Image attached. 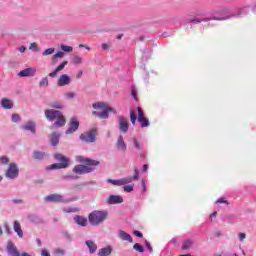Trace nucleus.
Wrapping results in <instances>:
<instances>
[{"label": "nucleus", "mask_w": 256, "mask_h": 256, "mask_svg": "<svg viewBox=\"0 0 256 256\" xmlns=\"http://www.w3.org/2000/svg\"><path fill=\"white\" fill-rule=\"evenodd\" d=\"M19 51H20V53H25V51H27V48L25 46H21L19 48Z\"/></svg>", "instance_id": "nucleus-53"}, {"label": "nucleus", "mask_w": 256, "mask_h": 256, "mask_svg": "<svg viewBox=\"0 0 256 256\" xmlns=\"http://www.w3.org/2000/svg\"><path fill=\"white\" fill-rule=\"evenodd\" d=\"M132 181L133 178H122L120 180L108 179V183H111L112 185H116L118 187H121L122 185H127V183H131Z\"/></svg>", "instance_id": "nucleus-12"}, {"label": "nucleus", "mask_w": 256, "mask_h": 256, "mask_svg": "<svg viewBox=\"0 0 256 256\" xmlns=\"http://www.w3.org/2000/svg\"><path fill=\"white\" fill-rule=\"evenodd\" d=\"M119 203H123V197L117 195H110L107 199L108 205H117Z\"/></svg>", "instance_id": "nucleus-14"}, {"label": "nucleus", "mask_w": 256, "mask_h": 256, "mask_svg": "<svg viewBox=\"0 0 256 256\" xmlns=\"http://www.w3.org/2000/svg\"><path fill=\"white\" fill-rule=\"evenodd\" d=\"M217 217V212H213L210 214V219H215Z\"/></svg>", "instance_id": "nucleus-55"}, {"label": "nucleus", "mask_w": 256, "mask_h": 256, "mask_svg": "<svg viewBox=\"0 0 256 256\" xmlns=\"http://www.w3.org/2000/svg\"><path fill=\"white\" fill-rule=\"evenodd\" d=\"M75 97V92H68L66 93V98L67 99H73Z\"/></svg>", "instance_id": "nucleus-48"}, {"label": "nucleus", "mask_w": 256, "mask_h": 256, "mask_svg": "<svg viewBox=\"0 0 256 256\" xmlns=\"http://www.w3.org/2000/svg\"><path fill=\"white\" fill-rule=\"evenodd\" d=\"M131 95L134 97V100L137 101V89L132 88Z\"/></svg>", "instance_id": "nucleus-46"}, {"label": "nucleus", "mask_w": 256, "mask_h": 256, "mask_svg": "<svg viewBox=\"0 0 256 256\" xmlns=\"http://www.w3.org/2000/svg\"><path fill=\"white\" fill-rule=\"evenodd\" d=\"M123 189L126 193H131V191H133V185H126Z\"/></svg>", "instance_id": "nucleus-41"}, {"label": "nucleus", "mask_w": 256, "mask_h": 256, "mask_svg": "<svg viewBox=\"0 0 256 256\" xmlns=\"http://www.w3.org/2000/svg\"><path fill=\"white\" fill-rule=\"evenodd\" d=\"M109 212L107 210H94L88 215V221L93 227H97L107 221Z\"/></svg>", "instance_id": "nucleus-2"}, {"label": "nucleus", "mask_w": 256, "mask_h": 256, "mask_svg": "<svg viewBox=\"0 0 256 256\" xmlns=\"http://www.w3.org/2000/svg\"><path fill=\"white\" fill-rule=\"evenodd\" d=\"M193 246V240H185L182 244V249H190Z\"/></svg>", "instance_id": "nucleus-31"}, {"label": "nucleus", "mask_w": 256, "mask_h": 256, "mask_svg": "<svg viewBox=\"0 0 256 256\" xmlns=\"http://www.w3.org/2000/svg\"><path fill=\"white\" fill-rule=\"evenodd\" d=\"M122 37H123V34H120L117 36V39H122Z\"/></svg>", "instance_id": "nucleus-62"}, {"label": "nucleus", "mask_w": 256, "mask_h": 256, "mask_svg": "<svg viewBox=\"0 0 256 256\" xmlns=\"http://www.w3.org/2000/svg\"><path fill=\"white\" fill-rule=\"evenodd\" d=\"M68 63H69L68 61L62 62L54 71L49 73V77H51L52 79L57 77V75L59 74V71H63L65 67H67Z\"/></svg>", "instance_id": "nucleus-16"}, {"label": "nucleus", "mask_w": 256, "mask_h": 256, "mask_svg": "<svg viewBox=\"0 0 256 256\" xmlns=\"http://www.w3.org/2000/svg\"><path fill=\"white\" fill-rule=\"evenodd\" d=\"M134 235L136 237H143V233H141L140 231H134Z\"/></svg>", "instance_id": "nucleus-52"}, {"label": "nucleus", "mask_w": 256, "mask_h": 256, "mask_svg": "<svg viewBox=\"0 0 256 256\" xmlns=\"http://www.w3.org/2000/svg\"><path fill=\"white\" fill-rule=\"evenodd\" d=\"M49 107H52V109H63V102L52 101L49 103Z\"/></svg>", "instance_id": "nucleus-27"}, {"label": "nucleus", "mask_w": 256, "mask_h": 256, "mask_svg": "<svg viewBox=\"0 0 256 256\" xmlns=\"http://www.w3.org/2000/svg\"><path fill=\"white\" fill-rule=\"evenodd\" d=\"M72 63L73 65H81V63H83V58H81L79 55H74L72 58Z\"/></svg>", "instance_id": "nucleus-29"}, {"label": "nucleus", "mask_w": 256, "mask_h": 256, "mask_svg": "<svg viewBox=\"0 0 256 256\" xmlns=\"http://www.w3.org/2000/svg\"><path fill=\"white\" fill-rule=\"evenodd\" d=\"M6 177L8 179H17L19 177V167H17V164L10 163L7 171H6Z\"/></svg>", "instance_id": "nucleus-8"}, {"label": "nucleus", "mask_w": 256, "mask_h": 256, "mask_svg": "<svg viewBox=\"0 0 256 256\" xmlns=\"http://www.w3.org/2000/svg\"><path fill=\"white\" fill-rule=\"evenodd\" d=\"M54 158L56 159V161H59V163L51 164L50 166H48L46 168L48 171L67 169V167H69V159L63 154H54Z\"/></svg>", "instance_id": "nucleus-5"}, {"label": "nucleus", "mask_w": 256, "mask_h": 256, "mask_svg": "<svg viewBox=\"0 0 256 256\" xmlns=\"http://www.w3.org/2000/svg\"><path fill=\"white\" fill-rule=\"evenodd\" d=\"M55 253L57 254V255H65V250H62V249H56L55 250Z\"/></svg>", "instance_id": "nucleus-49"}, {"label": "nucleus", "mask_w": 256, "mask_h": 256, "mask_svg": "<svg viewBox=\"0 0 256 256\" xmlns=\"http://www.w3.org/2000/svg\"><path fill=\"white\" fill-rule=\"evenodd\" d=\"M36 243H37L38 247H41V239L37 238Z\"/></svg>", "instance_id": "nucleus-58"}, {"label": "nucleus", "mask_w": 256, "mask_h": 256, "mask_svg": "<svg viewBox=\"0 0 256 256\" xmlns=\"http://www.w3.org/2000/svg\"><path fill=\"white\" fill-rule=\"evenodd\" d=\"M238 238H239V241H245V239H247V234L240 232L238 234Z\"/></svg>", "instance_id": "nucleus-42"}, {"label": "nucleus", "mask_w": 256, "mask_h": 256, "mask_svg": "<svg viewBox=\"0 0 256 256\" xmlns=\"http://www.w3.org/2000/svg\"><path fill=\"white\" fill-rule=\"evenodd\" d=\"M3 235V230L0 227V236Z\"/></svg>", "instance_id": "nucleus-64"}, {"label": "nucleus", "mask_w": 256, "mask_h": 256, "mask_svg": "<svg viewBox=\"0 0 256 256\" xmlns=\"http://www.w3.org/2000/svg\"><path fill=\"white\" fill-rule=\"evenodd\" d=\"M118 119L120 131H122V133H127V131H129V121L123 116H119Z\"/></svg>", "instance_id": "nucleus-11"}, {"label": "nucleus", "mask_w": 256, "mask_h": 256, "mask_svg": "<svg viewBox=\"0 0 256 256\" xmlns=\"http://www.w3.org/2000/svg\"><path fill=\"white\" fill-rule=\"evenodd\" d=\"M69 83H71V77L67 74L61 75L57 81L59 87H65V85H69Z\"/></svg>", "instance_id": "nucleus-13"}, {"label": "nucleus", "mask_w": 256, "mask_h": 256, "mask_svg": "<svg viewBox=\"0 0 256 256\" xmlns=\"http://www.w3.org/2000/svg\"><path fill=\"white\" fill-rule=\"evenodd\" d=\"M80 139L85 143H95L97 141V128H92L89 132L81 134Z\"/></svg>", "instance_id": "nucleus-6"}, {"label": "nucleus", "mask_w": 256, "mask_h": 256, "mask_svg": "<svg viewBox=\"0 0 256 256\" xmlns=\"http://www.w3.org/2000/svg\"><path fill=\"white\" fill-rule=\"evenodd\" d=\"M45 117L46 119H48V121H55L56 119L53 127H65V123H67V121L65 120V116H63V113H61V111L59 110L47 109L45 111Z\"/></svg>", "instance_id": "nucleus-3"}, {"label": "nucleus", "mask_w": 256, "mask_h": 256, "mask_svg": "<svg viewBox=\"0 0 256 256\" xmlns=\"http://www.w3.org/2000/svg\"><path fill=\"white\" fill-rule=\"evenodd\" d=\"M53 53H55V48H48L42 53V55L46 57L47 55H53Z\"/></svg>", "instance_id": "nucleus-35"}, {"label": "nucleus", "mask_w": 256, "mask_h": 256, "mask_svg": "<svg viewBox=\"0 0 256 256\" xmlns=\"http://www.w3.org/2000/svg\"><path fill=\"white\" fill-rule=\"evenodd\" d=\"M4 228H5V232L7 233V235H11V228H9L8 223L4 224Z\"/></svg>", "instance_id": "nucleus-45"}, {"label": "nucleus", "mask_w": 256, "mask_h": 256, "mask_svg": "<svg viewBox=\"0 0 256 256\" xmlns=\"http://www.w3.org/2000/svg\"><path fill=\"white\" fill-rule=\"evenodd\" d=\"M215 235H216L217 237H219V236H221V232H216Z\"/></svg>", "instance_id": "nucleus-61"}, {"label": "nucleus", "mask_w": 256, "mask_h": 256, "mask_svg": "<svg viewBox=\"0 0 256 256\" xmlns=\"http://www.w3.org/2000/svg\"><path fill=\"white\" fill-rule=\"evenodd\" d=\"M0 162L2 163V165H8L9 164V158H7L6 156H1L0 157Z\"/></svg>", "instance_id": "nucleus-39"}, {"label": "nucleus", "mask_w": 256, "mask_h": 256, "mask_svg": "<svg viewBox=\"0 0 256 256\" xmlns=\"http://www.w3.org/2000/svg\"><path fill=\"white\" fill-rule=\"evenodd\" d=\"M112 251H113V248H111V246L101 248L98 251V256H109V255H111Z\"/></svg>", "instance_id": "nucleus-21"}, {"label": "nucleus", "mask_w": 256, "mask_h": 256, "mask_svg": "<svg viewBox=\"0 0 256 256\" xmlns=\"http://www.w3.org/2000/svg\"><path fill=\"white\" fill-rule=\"evenodd\" d=\"M142 186H143L144 191H146L147 186L145 185V181H142Z\"/></svg>", "instance_id": "nucleus-59"}, {"label": "nucleus", "mask_w": 256, "mask_h": 256, "mask_svg": "<svg viewBox=\"0 0 256 256\" xmlns=\"http://www.w3.org/2000/svg\"><path fill=\"white\" fill-rule=\"evenodd\" d=\"M62 211L64 213H79V208H63Z\"/></svg>", "instance_id": "nucleus-33"}, {"label": "nucleus", "mask_w": 256, "mask_h": 256, "mask_svg": "<svg viewBox=\"0 0 256 256\" xmlns=\"http://www.w3.org/2000/svg\"><path fill=\"white\" fill-rule=\"evenodd\" d=\"M148 169H149V166H147V164H144V165H143V171H144V173L147 172Z\"/></svg>", "instance_id": "nucleus-57"}, {"label": "nucleus", "mask_w": 256, "mask_h": 256, "mask_svg": "<svg viewBox=\"0 0 256 256\" xmlns=\"http://www.w3.org/2000/svg\"><path fill=\"white\" fill-rule=\"evenodd\" d=\"M21 119V117L19 116V114H13L12 115V121L13 123H18V121Z\"/></svg>", "instance_id": "nucleus-43"}, {"label": "nucleus", "mask_w": 256, "mask_h": 256, "mask_svg": "<svg viewBox=\"0 0 256 256\" xmlns=\"http://www.w3.org/2000/svg\"><path fill=\"white\" fill-rule=\"evenodd\" d=\"M61 49L64 51V53H71V51H73V47L67 45H62Z\"/></svg>", "instance_id": "nucleus-37"}, {"label": "nucleus", "mask_w": 256, "mask_h": 256, "mask_svg": "<svg viewBox=\"0 0 256 256\" xmlns=\"http://www.w3.org/2000/svg\"><path fill=\"white\" fill-rule=\"evenodd\" d=\"M6 251L11 256H30L27 252L20 253L17 249V246H15V243H13L12 241L7 242Z\"/></svg>", "instance_id": "nucleus-7"}, {"label": "nucleus", "mask_w": 256, "mask_h": 256, "mask_svg": "<svg viewBox=\"0 0 256 256\" xmlns=\"http://www.w3.org/2000/svg\"><path fill=\"white\" fill-rule=\"evenodd\" d=\"M217 203H226V204H228L229 202L227 200H223L222 198H219L217 200Z\"/></svg>", "instance_id": "nucleus-54"}, {"label": "nucleus", "mask_w": 256, "mask_h": 256, "mask_svg": "<svg viewBox=\"0 0 256 256\" xmlns=\"http://www.w3.org/2000/svg\"><path fill=\"white\" fill-rule=\"evenodd\" d=\"M50 143L53 145V147H56V145H59V134L56 132L52 133L50 136Z\"/></svg>", "instance_id": "nucleus-23"}, {"label": "nucleus", "mask_w": 256, "mask_h": 256, "mask_svg": "<svg viewBox=\"0 0 256 256\" xmlns=\"http://www.w3.org/2000/svg\"><path fill=\"white\" fill-rule=\"evenodd\" d=\"M86 245H87L90 253H95V251H97V244H95V242H93V240H87Z\"/></svg>", "instance_id": "nucleus-24"}, {"label": "nucleus", "mask_w": 256, "mask_h": 256, "mask_svg": "<svg viewBox=\"0 0 256 256\" xmlns=\"http://www.w3.org/2000/svg\"><path fill=\"white\" fill-rule=\"evenodd\" d=\"M45 201L48 203H67L63 198V195L59 194H51L45 197Z\"/></svg>", "instance_id": "nucleus-9"}, {"label": "nucleus", "mask_w": 256, "mask_h": 256, "mask_svg": "<svg viewBox=\"0 0 256 256\" xmlns=\"http://www.w3.org/2000/svg\"><path fill=\"white\" fill-rule=\"evenodd\" d=\"M1 105L4 109H13V102L7 98L2 99Z\"/></svg>", "instance_id": "nucleus-25"}, {"label": "nucleus", "mask_w": 256, "mask_h": 256, "mask_svg": "<svg viewBox=\"0 0 256 256\" xmlns=\"http://www.w3.org/2000/svg\"><path fill=\"white\" fill-rule=\"evenodd\" d=\"M133 181L139 179V171L137 170V168H135V174L133 175V177H130Z\"/></svg>", "instance_id": "nucleus-47"}, {"label": "nucleus", "mask_w": 256, "mask_h": 256, "mask_svg": "<svg viewBox=\"0 0 256 256\" xmlns=\"http://www.w3.org/2000/svg\"><path fill=\"white\" fill-rule=\"evenodd\" d=\"M22 200H14V203H22Z\"/></svg>", "instance_id": "nucleus-60"}, {"label": "nucleus", "mask_w": 256, "mask_h": 256, "mask_svg": "<svg viewBox=\"0 0 256 256\" xmlns=\"http://www.w3.org/2000/svg\"><path fill=\"white\" fill-rule=\"evenodd\" d=\"M37 70L35 68H26L18 73L19 77H33Z\"/></svg>", "instance_id": "nucleus-15"}, {"label": "nucleus", "mask_w": 256, "mask_h": 256, "mask_svg": "<svg viewBox=\"0 0 256 256\" xmlns=\"http://www.w3.org/2000/svg\"><path fill=\"white\" fill-rule=\"evenodd\" d=\"M119 237L120 239H122V241H128V243H133V238L131 237V235L123 230L119 231Z\"/></svg>", "instance_id": "nucleus-18"}, {"label": "nucleus", "mask_w": 256, "mask_h": 256, "mask_svg": "<svg viewBox=\"0 0 256 256\" xmlns=\"http://www.w3.org/2000/svg\"><path fill=\"white\" fill-rule=\"evenodd\" d=\"M133 249L138 251V253H144L145 251V248H143L139 243L134 244Z\"/></svg>", "instance_id": "nucleus-34"}, {"label": "nucleus", "mask_w": 256, "mask_h": 256, "mask_svg": "<svg viewBox=\"0 0 256 256\" xmlns=\"http://www.w3.org/2000/svg\"><path fill=\"white\" fill-rule=\"evenodd\" d=\"M80 48L87 49V51H91V47L85 45V44H79Z\"/></svg>", "instance_id": "nucleus-51"}, {"label": "nucleus", "mask_w": 256, "mask_h": 256, "mask_svg": "<svg viewBox=\"0 0 256 256\" xmlns=\"http://www.w3.org/2000/svg\"><path fill=\"white\" fill-rule=\"evenodd\" d=\"M93 109H99L101 112L93 111L92 114L99 119H109V113L113 112V108L109 107L105 102H96L92 105Z\"/></svg>", "instance_id": "nucleus-4"}, {"label": "nucleus", "mask_w": 256, "mask_h": 256, "mask_svg": "<svg viewBox=\"0 0 256 256\" xmlns=\"http://www.w3.org/2000/svg\"><path fill=\"white\" fill-rule=\"evenodd\" d=\"M76 161H78V163H82L74 166L73 173H75L76 175H85L87 173H93V171H95V167H97V165H99L100 163L97 160L85 158L83 156H76Z\"/></svg>", "instance_id": "nucleus-1"}, {"label": "nucleus", "mask_w": 256, "mask_h": 256, "mask_svg": "<svg viewBox=\"0 0 256 256\" xmlns=\"http://www.w3.org/2000/svg\"><path fill=\"white\" fill-rule=\"evenodd\" d=\"M39 85L40 87H47L49 85V79H47V77L42 78Z\"/></svg>", "instance_id": "nucleus-36"}, {"label": "nucleus", "mask_w": 256, "mask_h": 256, "mask_svg": "<svg viewBox=\"0 0 256 256\" xmlns=\"http://www.w3.org/2000/svg\"><path fill=\"white\" fill-rule=\"evenodd\" d=\"M79 129V121L77 118H71L70 127L66 130V135H71V133H75Z\"/></svg>", "instance_id": "nucleus-10"}, {"label": "nucleus", "mask_w": 256, "mask_h": 256, "mask_svg": "<svg viewBox=\"0 0 256 256\" xmlns=\"http://www.w3.org/2000/svg\"><path fill=\"white\" fill-rule=\"evenodd\" d=\"M46 157H48L47 153L45 152H41V151H34L33 152V158L34 159H38V160H43L45 159Z\"/></svg>", "instance_id": "nucleus-22"}, {"label": "nucleus", "mask_w": 256, "mask_h": 256, "mask_svg": "<svg viewBox=\"0 0 256 256\" xmlns=\"http://www.w3.org/2000/svg\"><path fill=\"white\" fill-rule=\"evenodd\" d=\"M13 227H14V231H15V233H17L18 237H20V239H23V229H21V223H19V221H15Z\"/></svg>", "instance_id": "nucleus-20"}, {"label": "nucleus", "mask_w": 256, "mask_h": 256, "mask_svg": "<svg viewBox=\"0 0 256 256\" xmlns=\"http://www.w3.org/2000/svg\"><path fill=\"white\" fill-rule=\"evenodd\" d=\"M133 143H134V147L136 149H138L139 151H141V149H143V146L139 143V141H137V138H133Z\"/></svg>", "instance_id": "nucleus-38"}, {"label": "nucleus", "mask_w": 256, "mask_h": 256, "mask_svg": "<svg viewBox=\"0 0 256 256\" xmlns=\"http://www.w3.org/2000/svg\"><path fill=\"white\" fill-rule=\"evenodd\" d=\"M138 122L140 123L141 127H149V119L146 117L138 119Z\"/></svg>", "instance_id": "nucleus-32"}, {"label": "nucleus", "mask_w": 256, "mask_h": 256, "mask_svg": "<svg viewBox=\"0 0 256 256\" xmlns=\"http://www.w3.org/2000/svg\"><path fill=\"white\" fill-rule=\"evenodd\" d=\"M146 247L150 253H153V247L151 246V243H149L148 241H146Z\"/></svg>", "instance_id": "nucleus-50"}, {"label": "nucleus", "mask_w": 256, "mask_h": 256, "mask_svg": "<svg viewBox=\"0 0 256 256\" xmlns=\"http://www.w3.org/2000/svg\"><path fill=\"white\" fill-rule=\"evenodd\" d=\"M130 121L132 125H135V123H137V113L135 112V110H130Z\"/></svg>", "instance_id": "nucleus-30"}, {"label": "nucleus", "mask_w": 256, "mask_h": 256, "mask_svg": "<svg viewBox=\"0 0 256 256\" xmlns=\"http://www.w3.org/2000/svg\"><path fill=\"white\" fill-rule=\"evenodd\" d=\"M74 221H75V223H77V225H80L81 227H87L88 221L83 216H75Z\"/></svg>", "instance_id": "nucleus-19"}, {"label": "nucleus", "mask_w": 256, "mask_h": 256, "mask_svg": "<svg viewBox=\"0 0 256 256\" xmlns=\"http://www.w3.org/2000/svg\"><path fill=\"white\" fill-rule=\"evenodd\" d=\"M63 57H65V52H57L52 56V63L55 65V63H57V59H63Z\"/></svg>", "instance_id": "nucleus-28"}, {"label": "nucleus", "mask_w": 256, "mask_h": 256, "mask_svg": "<svg viewBox=\"0 0 256 256\" xmlns=\"http://www.w3.org/2000/svg\"><path fill=\"white\" fill-rule=\"evenodd\" d=\"M116 147H117L118 151H122V153H125V151H127V144L123 140V136L120 135L118 137V141L116 143Z\"/></svg>", "instance_id": "nucleus-17"}, {"label": "nucleus", "mask_w": 256, "mask_h": 256, "mask_svg": "<svg viewBox=\"0 0 256 256\" xmlns=\"http://www.w3.org/2000/svg\"><path fill=\"white\" fill-rule=\"evenodd\" d=\"M81 75H83V72H79L77 77H81Z\"/></svg>", "instance_id": "nucleus-63"}, {"label": "nucleus", "mask_w": 256, "mask_h": 256, "mask_svg": "<svg viewBox=\"0 0 256 256\" xmlns=\"http://www.w3.org/2000/svg\"><path fill=\"white\" fill-rule=\"evenodd\" d=\"M29 49H33L34 51H39V46H37V43L33 42L30 46Z\"/></svg>", "instance_id": "nucleus-44"}, {"label": "nucleus", "mask_w": 256, "mask_h": 256, "mask_svg": "<svg viewBox=\"0 0 256 256\" xmlns=\"http://www.w3.org/2000/svg\"><path fill=\"white\" fill-rule=\"evenodd\" d=\"M23 129L26 131H31V133H35V123L34 122H27L24 124Z\"/></svg>", "instance_id": "nucleus-26"}, {"label": "nucleus", "mask_w": 256, "mask_h": 256, "mask_svg": "<svg viewBox=\"0 0 256 256\" xmlns=\"http://www.w3.org/2000/svg\"><path fill=\"white\" fill-rule=\"evenodd\" d=\"M145 118V113L141 107H138V120Z\"/></svg>", "instance_id": "nucleus-40"}, {"label": "nucleus", "mask_w": 256, "mask_h": 256, "mask_svg": "<svg viewBox=\"0 0 256 256\" xmlns=\"http://www.w3.org/2000/svg\"><path fill=\"white\" fill-rule=\"evenodd\" d=\"M102 49H104V50L109 49V45H107V44L103 43V44H102Z\"/></svg>", "instance_id": "nucleus-56"}]
</instances>
